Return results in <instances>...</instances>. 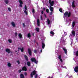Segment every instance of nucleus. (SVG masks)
Segmentation results:
<instances>
[{"mask_svg":"<svg viewBox=\"0 0 78 78\" xmlns=\"http://www.w3.org/2000/svg\"><path fill=\"white\" fill-rule=\"evenodd\" d=\"M49 3H50L51 5L50 6L49 8L50 11H51V12H53V8L51 6H53V5H54V1H52V2H51V0H49Z\"/></svg>","mask_w":78,"mask_h":78,"instance_id":"obj_1","label":"nucleus"},{"mask_svg":"<svg viewBox=\"0 0 78 78\" xmlns=\"http://www.w3.org/2000/svg\"><path fill=\"white\" fill-rule=\"evenodd\" d=\"M31 60L32 62H34L36 64H37V63H38V61L36 60V58H31Z\"/></svg>","mask_w":78,"mask_h":78,"instance_id":"obj_2","label":"nucleus"},{"mask_svg":"<svg viewBox=\"0 0 78 78\" xmlns=\"http://www.w3.org/2000/svg\"><path fill=\"white\" fill-rule=\"evenodd\" d=\"M71 14V13H70V12H65L64 13V15L65 16V17H67V16H68V17H69L70 16Z\"/></svg>","mask_w":78,"mask_h":78,"instance_id":"obj_3","label":"nucleus"},{"mask_svg":"<svg viewBox=\"0 0 78 78\" xmlns=\"http://www.w3.org/2000/svg\"><path fill=\"white\" fill-rule=\"evenodd\" d=\"M24 9L25 10H24L23 11L24 13H25L26 15H28V12H27V7L26 5H25V6Z\"/></svg>","mask_w":78,"mask_h":78,"instance_id":"obj_4","label":"nucleus"},{"mask_svg":"<svg viewBox=\"0 0 78 78\" xmlns=\"http://www.w3.org/2000/svg\"><path fill=\"white\" fill-rule=\"evenodd\" d=\"M36 71L35 70L33 72H32L31 74H30V76L31 78H33V75H36Z\"/></svg>","mask_w":78,"mask_h":78,"instance_id":"obj_5","label":"nucleus"},{"mask_svg":"<svg viewBox=\"0 0 78 78\" xmlns=\"http://www.w3.org/2000/svg\"><path fill=\"white\" fill-rule=\"evenodd\" d=\"M47 21L48 22V25H49V26L50 27L49 28L51 27V25H50V21L48 18L47 19Z\"/></svg>","mask_w":78,"mask_h":78,"instance_id":"obj_6","label":"nucleus"},{"mask_svg":"<svg viewBox=\"0 0 78 78\" xmlns=\"http://www.w3.org/2000/svg\"><path fill=\"white\" fill-rule=\"evenodd\" d=\"M62 48L63 49V51H64L66 54H67V49H66V48L65 47H63Z\"/></svg>","mask_w":78,"mask_h":78,"instance_id":"obj_7","label":"nucleus"},{"mask_svg":"<svg viewBox=\"0 0 78 78\" xmlns=\"http://www.w3.org/2000/svg\"><path fill=\"white\" fill-rule=\"evenodd\" d=\"M28 52L29 54V55H30V56H31V53H32V52H31V49L30 48H29L28 49Z\"/></svg>","mask_w":78,"mask_h":78,"instance_id":"obj_8","label":"nucleus"},{"mask_svg":"<svg viewBox=\"0 0 78 78\" xmlns=\"http://www.w3.org/2000/svg\"><path fill=\"white\" fill-rule=\"evenodd\" d=\"M74 71L75 72H78V66H76L74 68Z\"/></svg>","mask_w":78,"mask_h":78,"instance_id":"obj_9","label":"nucleus"},{"mask_svg":"<svg viewBox=\"0 0 78 78\" xmlns=\"http://www.w3.org/2000/svg\"><path fill=\"white\" fill-rule=\"evenodd\" d=\"M5 51L6 52H7V53H11V51L10 50V49H9L8 48H7L5 49Z\"/></svg>","mask_w":78,"mask_h":78,"instance_id":"obj_10","label":"nucleus"},{"mask_svg":"<svg viewBox=\"0 0 78 78\" xmlns=\"http://www.w3.org/2000/svg\"><path fill=\"white\" fill-rule=\"evenodd\" d=\"M22 70H23L24 71H27V69L26 67L24 66L22 68Z\"/></svg>","mask_w":78,"mask_h":78,"instance_id":"obj_11","label":"nucleus"},{"mask_svg":"<svg viewBox=\"0 0 78 78\" xmlns=\"http://www.w3.org/2000/svg\"><path fill=\"white\" fill-rule=\"evenodd\" d=\"M42 49H44V48H45V44H44V42H42Z\"/></svg>","mask_w":78,"mask_h":78,"instance_id":"obj_12","label":"nucleus"},{"mask_svg":"<svg viewBox=\"0 0 78 78\" xmlns=\"http://www.w3.org/2000/svg\"><path fill=\"white\" fill-rule=\"evenodd\" d=\"M18 51H19V50H21V52H23L24 50L23 48V47L22 48H18Z\"/></svg>","mask_w":78,"mask_h":78,"instance_id":"obj_13","label":"nucleus"},{"mask_svg":"<svg viewBox=\"0 0 78 78\" xmlns=\"http://www.w3.org/2000/svg\"><path fill=\"white\" fill-rule=\"evenodd\" d=\"M37 26H39L40 24V21L39 19H37Z\"/></svg>","mask_w":78,"mask_h":78,"instance_id":"obj_14","label":"nucleus"},{"mask_svg":"<svg viewBox=\"0 0 78 78\" xmlns=\"http://www.w3.org/2000/svg\"><path fill=\"white\" fill-rule=\"evenodd\" d=\"M72 7L73 8H75V1H73V2Z\"/></svg>","mask_w":78,"mask_h":78,"instance_id":"obj_15","label":"nucleus"},{"mask_svg":"<svg viewBox=\"0 0 78 78\" xmlns=\"http://www.w3.org/2000/svg\"><path fill=\"white\" fill-rule=\"evenodd\" d=\"M11 24L12 25L13 27H16L15 23L13 22H12V23H11Z\"/></svg>","mask_w":78,"mask_h":78,"instance_id":"obj_16","label":"nucleus"},{"mask_svg":"<svg viewBox=\"0 0 78 78\" xmlns=\"http://www.w3.org/2000/svg\"><path fill=\"white\" fill-rule=\"evenodd\" d=\"M75 25V21L73 22L72 24V28H73Z\"/></svg>","mask_w":78,"mask_h":78,"instance_id":"obj_17","label":"nucleus"},{"mask_svg":"<svg viewBox=\"0 0 78 78\" xmlns=\"http://www.w3.org/2000/svg\"><path fill=\"white\" fill-rule=\"evenodd\" d=\"M4 2L7 5L9 3V1L8 0H5Z\"/></svg>","mask_w":78,"mask_h":78,"instance_id":"obj_18","label":"nucleus"},{"mask_svg":"<svg viewBox=\"0 0 78 78\" xmlns=\"http://www.w3.org/2000/svg\"><path fill=\"white\" fill-rule=\"evenodd\" d=\"M24 58H25L26 61H28V57L26 55H25Z\"/></svg>","mask_w":78,"mask_h":78,"instance_id":"obj_19","label":"nucleus"},{"mask_svg":"<svg viewBox=\"0 0 78 78\" xmlns=\"http://www.w3.org/2000/svg\"><path fill=\"white\" fill-rule=\"evenodd\" d=\"M74 55H76V56H78V51H77L76 52L74 53Z\"/></svg>","mask_w":78,"mask_h":78,"instance_id":"obj_20","label":"nucleus"},{"mask_svg":"<svg viewBox=\"0 0 78 78\" xmlns=\"http://www.w3.org/2000/svg\"><path fill=\"white\" fill-rule=\"evenodd\" d=\"M20 76V78H25V77H24V76L23 74H21Z\"/></svg>","mask_w":78,"mask_h":78,"instance_id":"obj_21","label":"nucleus"},{"mask_svg":"<svg viewBox=\"0 0 78 78\" xmlns=\"http://www.w3.org/2000/svg\"><path fill=\"white\" fill-rule=\"evenodd\" d=\"M72 33L74 36L75 35V32L74 31L72 30Z\"/></svg>","mask_w":78,"mask_h":78,"instance_id":"obj_22","label":"nucleus"},{"mask_svg":"<svg viewBox=\"0 0 78 78\" xmlns=\"http://www.w3.org/2000/svg\"><path fill=\"white\" fill-rule=\"evenodd\" d=\"M27 37L29 39H30V37H31V34L30 33L28 34L27 35Z\"/></svg>","mask_w":78,"mask_h":78,"instance_id":"obj_23","label":"nucleus"},{"mask_svg":"<svg viewBox=\"0 0 78 78\" xmlns=\"http://www.w3.org/2000/svg\"><path fill=\"white\" fill-rule=\"evenodd\" d=\"M35 30H36V31L37 32H39V28L37 27L36 28Z\"/></svg>","mask_w":78,"mask_h":78,"instance_id":"obj_24","label":"nucleus"},{"mask_svg":"<svg viewBox=\"0 0 78 78\" xmlns=\"http://www.w3.org/2000/svg\"><path fill=\"white\" fill-rule=\"evenodd\" d=\"M27 66H30V65H31V63H30V62H27Z\"/></svg>","mask_w":78,"mask_h":78,"instance_id":"obj_25","label":"nucleus"},{"mask_svg":"<svg viewBox=\"0 0 78 78\" xmlns=\"http://www.w3.org/2000/svg\"><path fill=\"white\" fill-rule=\"evenodd\" d=\"M18 36H19V37H20V38H22V34H21L19 33V34Z\"/></svg>","mask_w":78,"mask_h":78,"instance_id":"obj_26","label":"nucleus"},{"mask_svg":"<svg viewBox=\"0 0 78 78\" xmlns=\"http://www.w3.org/2000/svg\"><path fill=\"white\" fill-rule=\"evenodd\" d=\"M7 65L8 67H11V63H8Z\"/></svg>","mask_w":78,"mask_h":78,"instance_id":"obj_27","label":"nucleus"},{"mask_svg":"<svg viewBox=\"0 0 78 78\" xmlns=\"http://www.w3.org/2000/svg\"><path fill=\"white\" fill-rule=\"evenodd\" d=\"M18 2L20 3V4H23V2H22V1H18Z\"/></svg>","mask_w":78,"mask_h":78,"instance_id":"obj_28","label":"nucleus"},{"mask_svg":"<svg viewBox=\"0 0 78 78\" xmlns=\"http://www.w3.org/2000/svg\"><path fill=\"white\" fill-rule=\"evenodd\" d=\"M8 41L9 43H12V40L11 39L8 40Z\"/></svg>","mask_w":78,"mask_h":78,"instance_id":"obj_29","label":"nucleus"},{"mask_svg":"<svg viewBox=\"0 0 78 78\" xmlns=\"http://www.w3.org/2000/svg\"><path fill=\"white\" fill-rule=\"evenodd\" d=\"M46 12H47V13H48L49 12V10L48 9H47L46 10Z\"/></svg>","mask_w":78,"mask_h":78,"instance_id":"obj_30","label":"nucleus"},{"mask_svg":"<svg viewBox=\"0 0 78 78\" xmlns=\"http://www.w3.org/2000/svg\"><path fill=\"white\" fill-rule=\"evenodd\" d=\"M50 34H52V35H54V34H55V33H54V32H53V31H51L50 32Z\"/></svg>","mask_w":78,"mask_h":78,"instance_id":"obj_31","label":"nucleus"},{"mask_svg":"<svg viewBox=\"0 0 78 78\" xmlns=\"http://www.w3.org/2000/svg\"><path fill=\"white\" fill-rule=\"evenodd\" d=\"M8 10L9 11H10V12L11 11V8L9 7L8 8Z\"/></svg>","mask_w":78,"mask_h":78,"instance_id":"obj_32","label":"nucleus"},{"mask_svg":"<svg viewBox=\"0 0 78 78\" xmlns=\"http://www.w3.org/2000/svg\"><path fill=\"white\" fill-rule=\"evenodd\" d=\"M34 52L35 53H36V54H37V50H34Z\"/></svg>","mask_w":78,"mask_h":78,"instance_id":"obj_33","label":"nucleus"},{"mask_svg":"<svg viewBox=\"0 0 78 78\" xmlns=\"http://www.w3.org/2000/svg\"><path fill=\"white\" fill-rule=\"evenodd\" d=\"M59 11L61 12H62V9L60 8L59 9Z\"/></svg>","mask_w":78,"mask_h":78,"instance_id":"obj_34","label":"nucleus"},{"mask_svg":"<svg viewBox=\"0 0 78 78\" xmlns=\"http://www.w3.org/2000/svg\"><path fill=\"white\" fill-rule=\"evenodd\" d=\"M16 62L17 63H18V64H20V62L19 61V60L16 61Z\"/></svg>","mask_w":78,"mask_h":78,"instance_id":"obj_35","label":"nucleus"},{"mask_svg":"<svg viewBox=\"0 0 78 78\" xmlns=\"http://www.w3.org/2000/svg\"><path fill=\"white\" fill-rule=\"evenodd\" d=\"M40 17L41 20H43V19H42V16L41 15Z\"/></svg>","mask_w":78,"mask_h":78,"instance_id":"obj_36","label":"nucleus"},{"mask_svg":"<svg viewBox=\"0 0 78 78\" xmlns=\"http://www.w3.org/2000/svg\"><path fill=\"white\" fill-rule=\"evenodd\" d=\"M71 39L72 40V41L71 42V45H72V44H73V42L72 41H73V40H72V38H71Z\"/></svg>","mask_w":78,"mask_h":78,"instance_id":"obj_37","label":"nucleus"},{"mask_svg":"<svg viewBox=\"0 0 78 78\" xmlns=\"http://www.w3.org/2000/svg\"><path fill=\"white\" fill-rule=\"evenodd\" d=\"M23 27H25V23H23Z\"/></svg>","mask_w":78,"mask_h":78,"instance_id":"obj_38","label":"nucleus"},{"mask_svg":"<svg viewBox=\"0 0 78 78\" xmlns=\"http://www.w3.org/2000/svg\"><path fill=\"white\" fill-rule=\"evenodd\" d=\"M61 55H59V56L58 57V58L59 59H61Z\"/></svg>","mask_w":78,"mask_h":78,"instance_id":"obj_39","label":"nucleus"},{"mask_svg":"<svg viewBox=\"0 0 78 78\" xmlns=\"http://www.w3.org/2000/svg\"><path fill=\"white\" fill-rule=\"evenodd\" d=\"M22 69H20V70H19L18 71L19 73H20V72H21V71H22Z\"/></svg>","mask_w":78,"mask_h":78,"instance_id":"obj_40","label":"nucleus"},{"mask_svg":"<svg viewBox=\"0 0 78 78\" xmlns=\"http://www.w3.org/2000/svg\"><path fill=\"white\" fill-rule=\"evenodd\" d=\"M32 12H33V13H34V10L33 9L32 10Z\"/></svg>","mask_w":78,"mask_h":78,"instance_id":"obj_41","label":"nucleus"},{"mask_svg":"<svg viewBox=\"0 0 78 78\" xmlns=\"http://www.w3.org/2000/svg\"><path fill=\"white\" fill-rule=\"evenodd\" d=\"M41 14H44V11L42 10L41 12Z\"/></svg>","mask_w":78,"mask_h":78,"instance_id":"obj_42","label":"nucleus"},{"mask_svg":"<svg viewBox=\"0 0 78 78\" xmlns=\"http://www.w3.org/2000/svg\"><path fill=\"white\" fill-rule=\"evenodd\" d=\"M37 74H36L35 75V78H37Z\"/></svg>","mask_w":78,"mask_h":78,"instance_id":"obj_43","label":"nucleus"},{"mask_svg":"<svg viewBox=\"0 0 78 78\" xmlns=\"http://www.w3.org/2000/svg\"><path fill=\"white\" fill-rule=\"evenodd\" d=\"M60 61L62 62L63 61H62V59L61 58H60L59 59Z\"/></svg>","mask_w":78,"mask_h":78,"instance_id":"obj_44","label":"nucleus"},{"mask_svg":"<svg viewBox=\"0 0 78 78\" xmlns=\"http://www.w3.org/2000/svg\"><path fill=\"white\" fill-rule=\"evenodd\" d=\"M17 34H18L17 33V32H16L15 33V36H17Z\"/></svg>","mask_w":78,"mask_h":78,"instance_id":"obj_45","label":"nucleus"},{"mask_svg":"<svg viewBox=\"0 0 78 78\" xmlns=\"http://www.w3.org/2000/svg\"><path fill=\"white\" fill-rule=\"evenodd\" d=\"M19 6L20 7H22V4H20Z\"/></svg>","mask_w":78,"mask_h":78,"instance_id":"obj_46","label":"nucleus"},{"mask_svg":"<svg viewBox=\"0 0 78 78\" xmlns=\"http://www.w3.org/2000/svg\"><path fill=\"white\" fill-rule=\"evenodd\" d=\"M24 75H25V76H27V73L25 72L24 73Z\"/></svg>","mask_w":78,"mask_h":78,"instance_id":"obj_47","label":"nucleus"},{"mask_svg":"<svg viewBox=\"0 0 78 78\" xmlns=\"http://www.w3.org/2000/svg\"><path fill=\"white\" fill-rule=\"evenodd\" d=\"M52 12H50V15H52V14H53V13Z\"/></svg>","mask_w":78,"mask_h":78,"instance_id":"obj_48","label":"nucleus"},{"mask_svg":"<svg viewBox=\"0 0 78 78\" xmlns=\"http://www.w3.org/2000/svg\"><path fill=\"white\" fill-rule=\"evenodd\" d=\"M64 34H65V35H67V34L66 33V32H64Z\"/></svg>","mask_w":78,"mask_h":78,"instance_id":"obj_49","label":"nucleus"},{"mask_svg":"<svg viewBox=\"0 0 78 78\" xmlns=\"http://www.w3.org/2000/svg\"><path fill=\"white\" fill-rule=\"evenodd\" d=\"M43 11H45V8H43Z\"/></svg>","mask_w":78,"mask_h":78,"instance_id":"obj_50","label":"nucleus"},{"mask_svg":"<svg viewBox=\"0 0 78 78\" xmlns=\"http://www.w3.org/2000/svg\"><path fill=\"white\" fill-rule=\"evenodd\" d=\"M44 17H45L46 18H47V16H46V15H45V14H44Z\"/></svg>","mask_w":78,"mask_h":78,"instance_id":"obj_51","label":"nucleus"},{"mask_svg":"<svg viewBox=\"0 0 78 78\" xmlns=\"http://www.w3.org/2000/svg\"><path fill=\"white\" fill-rule=\"evenodd\" d=\"M41 53H42V49L41 50Z\"/></svg>","mask_w":78,"mask_h":78,"instance_id":"obj_52","label":"nucleus"},{"mask_svg":"<svg viewBox=\"0 0 78 78\" xmlns=\"http://www.w3.org/2000/svg\"><path fill=\"white\" fill-rule=\"evenodd\" d=\"M72 76H71L70 77H69V78H72Z\"/></svg>","mask_w":78,"mask_h":78,"instance_id":"obj_53","label":"nucleus"},{"mask_svg":"<svg viewBox=\"0 0 78 78\" xmlns=\"http://www.w3.org/2000/svg\"><path fill=\"white\" fill-rule=\"evenodd\" d=\"M70 36H72V34H71L69 36V37H70Z\"/></svg>","mask_w":78,"mask_h":78,"instance_id":"obj_54","label":"nucleus"},{"mask_svg":"<svg viewBox=\"0 0 78 78\" xmlns=\"http://www.w3.org/2000/svg\"><path fill=\"white\" fill-rule=\"evenodd\" d=\"M32 36H34V33H32Z\"/></svg>","mask_w":78,"mask_h":78,"instance_id":"obj_55","label":"nucleus"},{"mask_svg":"<svg viewBox=\"0 0 78 78\" xmlns=\"http://www.w3.org/2000/svg\"><path fill=\"white\" fill-rule=\"evenodd\" d=\"M19 1H20V2H22V0H19Z\"/></svg>","mask_w":78,"mask_h":78,"instance_id":"obj_56","label":"nucleus"},{"mask_svg":"<svg viewBox=\"0 0 78 78\" xmlns=\"http://www.w3.org/2000/svg\"><path fill=\"white\" fill-rule=\"evenodd\" d=\"M77 39H78V37H77V38L76 39V40H77Z\"/></svg>","mask_w":78,"mask_h":78,"instance_id":"obj_57","label":"nucleus"},{"mask_svg":"<svg viewBox=\"0 0 78 78\" xmlns=\"http://www.w3.org/2000/svg\"><path fill=\"white\" fill-rule=\"evenodd\" d=\"M71 20H70V19H69V21H70Z\"/></svg>","mask_w":78,"mask_h":78,"instance_id":"obj_58","label":"nucleus"},{"mask_svg":"<svg viewBox=\"0 0 78 78\" xmlns=\"http://www.w3.org/2000/svg\"><path fill=\"white\" fill-rule=\"evenodd\" d=\"M63 67V66H61V67L62 68Z\"/></svg>","mask_w":78,"mask_h":78,"instance_id":"obj_59","label":"nucleus"},{"mask_svg":"<svg viewBox=\"0 0 78 78\" xmlns=\"http://www.w3.org/2000/svg\"><path fill=\"white\" fill-rule=\"evenodd\" d=\"M51 78H53V77L52 76V77H51Z\"/></svg>","mask_w":78,"mask_h":78,"instance_id":"obj_60","label":"nucleus"},{"mask_svg":"<svg viewBox=\"0 0 78 78\" xmlns=\"http://www.w3.org/2000/svg\"><path fill=\"white\" fill-rule=\"evenodd\" d=\"M48 78H50V77L49 76V77H48Z\"/></svg>","mask_w":78,"mask_h":78,"instance_id":"obj_61","label":"nucleus"},{"mask_svg":"<svg viewBox=\"0 0 78 78\" xmlns=\"http://www.w3.org/2000/svg\"><path fill=\"white\" fill-rule=\"evenodd\" d=\"M15 52H17V51H15Z\"/></svg>","mask_w":78,"mask_h":78,"instance_id":"obj_62","label":"nucleus"},{"mask_svg":"<svg viewBox=\"0 0 78 78\" xmlns=\"http://www.w3.org/2000/svg\"><path fill=\"white\" fill-rule=\"evenodd\" d=\"M65 68H66V67H65Z\"/></svg>","mask_w":78,"mask_h":78,"instance_id":"obj_63","label":"nucleus"},{"mask_svg":"<svg viewBox=\"0 0 78 78\" xmlns=\"http://www.w3.org/2000/svg\"><path fill=\"white\" fill-rule=\"evenodd\" d=\"M25 64H27L26 63H25Z\"/></svg>","mask_w":78,"mask_h":78,"instance_id":"obj_64","label":"nucleus"}]
</instances>
